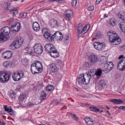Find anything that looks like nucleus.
<instances>
[{
    "label": "nucleus",
    "mask_w": 125,
    "mask_h": 125,
    "mask_svg": "<svg viewBox=\"0 0 125 125\" xmlns=\"http://www.w3.org/2000/svg\"><path fill=\"white\" fill-rule=\"evenodd\" d=\"M108 36L109 37V41L114 45L120 44L122 42V40L118 36V35L113 32H109L107 33Z\"/></svg>",
    "instance_id": "1"
},
{
    "label": "nucleus",
    "mask_w": 125,
    "mask_h": 125,
    "mask_svg": "<svg viewBox=\"0 0 125 125\" xmlns=\"http://www.w3.org/2000/svg\"><path fill=\"white\" fill-rule=\"evenodd\" d=\"M31 71L33 75L42 73V65L40 62L33 63L31 65Z\"/></svg>",
    "instance_id": "2"
},
{
    "label": "nucleus",
    "mask_w": 125,
    "mask_h": 125,
    "mask_svg": "<svg viewBox=\"0 0 125 125\" xmlns=\"http://www.w3.org/2000/svg\"><path fill=\"white\" fill-rule=\"evenodd\" d=\"M76 82L80 85H86V84L89 83L90 80L89 79L86 74H81L79 76Z\"/></svg>",
    "instance_id": "3"
},
{
    "label": "nucleus",
    "mask_w": 125,
    "mask_h": 125,
    "mask_svg": "<svg viewBox=\"0 0 125 125\" xmlns=\"http://www.w3.org/2000/svg\"><path fill=\"white\" fill-rule=\"evenodd\" d=\"M11 78V74L9 72L0 71V83H7Z\"/></svg>",
    "instance_id": "4"
},
{
    "label": "nucleus",
    "mask_w": 125,
    "mask_h": 125,
    "mask_svg": "<svg viewBox=\"0 0 125 125\" xmlns=\"http://www.w3.org/2000/svg\"><path fill=\"white\" fill-rule=\"evenodd\" d=\"M89 27H90L89 24H87L83 27V24H79L77 28V33L78 35H81V34H82V35H84V34H86V33L87 32V31H88Z\"/></svg>",
    "instance_id": "5"
},
{
    "label": "nucleus",
    "mask_w": 125,
    "mask_h": 125,
    "mask_svg": "<svg viewBox=\"0 0 125 125\" xmlns=\"http://www.w3.org/2000/svg\"><path fill=\"white\" fill-rule=\"evenodd\" d=\"M118 59H119L120 62H119L117 65V68L120 71H125V57H124V55H121L119 56ZM121 59H122L121 60Z\"/></svg>",
    "instance_id": "6"
},
{
    "label": "nucleus",
    "mask_w": 125,
    "mask_h": 125,
    "mask_svg": "<svg viewBox=\"0 0 125 125\" xmlns=\"http://www.w3.org/2000/svg\"><path fill=\"white\" fill-rule=\"evenodd\" d=\"M23 43V39L19 38L16 41H14L11 44V47L13 48H19Z\"/></svg>",
    "instance_id": "7"
},
{
    "label": "nucleus",
    "mask_w": 125,
    "mask_h": 125,
    "mask_svg": "<svg viewBox=\"0 0 125 125\" xmlns=\"http://www.w3.org/2000/svg\"><path fill=\"white\" fill-rule=\"evenodd\" d=\"M114 68V63L112 62H109L104 65V67L103 69L104 73L110 72Z\"/></svg>",
    "instance_id": "8"
},
{
    "label": "nucleus",
    "mask_w": 125,
    "mask_h": 125,
    "mask_svg": "<svg viewBox=\"0 0 125 125\" xmlns=\"http://www.w3.org/2000/svg\"><path fill=\"white\" fill-rule=\"evenodd\" d=\"M34 52H36L37 54H42L43 52L42 45L38 43L34 45Z\"/></svg>",
    "instance_id": "9"
},
{
    "label": "nucleus",
    "mask_w": 125,
    "mask_h": 125,
    "mask_svg": "<svg viewBox=\"0 0 125 125\" xmlns=\"http://www.w3.org/2000/svg\"><path fill=\"white\" fill-rule=\"evenodd\" d=\"M94 47L97 50L101 51V50H103V49L105 48V44L102 42H95L94 43Z\"/></svg>",
    "instance_id": "10"
},
{
    "label": "nucleus",
    "mask_w": 125,
    "mask_h": 125,
    "mask_svg": "<svg viewBox=\"0 0 125 125\" xmlns=\"http://www.w3.org/2000/svg\"><path fill=\"white\" fill-rule=\"evenodd\" d=\"M88 60L91 64H96L98 61V57L95 55H91L88 57Z\"/></svg>",
    "instance_id": "11"
},
{
    "label": "nucleus",
    "mask_w": 125,
    "mask_h": 125,
    "mask_svg": "<svg viewBox=\"0 0 125 125\" xmlns=\"http://www.w3.org/2000/svg\"><path fill=\"white\" fill-rule=\"evenodd\" d=\"M55 38H56L57 41H62L63 40V35L59 31H57L52 36V39H55Z\"/></svg>",
    "instance_id": "12"
},
{
    "label": "nucleus",
    "mask_w": 125,
    "mask_h": 125,
    "mask_svg": "<svg viewBox=\"0 0 125 125\" xmlns=\"http://www.w3.org/2000/svg\"><path fill=\"white\" fill-rule=\"evenodd\" d=\"M96 70L94 68L90 69L88 72L86 73V75L88 77V78L90 80H92L93 79V77L95 75Z\"/></svg>",
    "instance_id": "13"
},
{
    "label": "nucleus",
    "mask_w": 125,
    "mask_h": 125,
    "mask_svg": "<svg viewBox=\"0 0 125 125\" xmlns=\"http://www.w3.org/2000/svg\"><path fill=\"white\" fill-rule=\"evenodd\" d=\"M2 56L4 59H10L12 57V53L9 51L4 52Z\"/></svg>",
    "instance_id": "14"
},
{
    "label": "nucleus",
    "mask_w": 125,
    "mask_h": 125,
    "mask_svg": "<svg viewBox=\"0 0 125 125\" xmlns=\"http://www.w3.org/2000/svg\"><path fill=\"white\" fill-rule=\"evenodd\" d=\"M0 31L2 32V33L5 35L7 37H9L8 35L10 34V28H9L8 26H5L2 28Z\"/></svg>",
    "instance_id": "15"
},
{
    "label": "nucleus",
    "mask_w": 125,
    "mask_h": 125,
    "mask_svg": "<svg viewBox=\"0 0 125 125\" xmlns=\"http://www.w3.org/2000/svg\"><path fill=\"white\" fill-rule=\"evenodd\" d=\"M12 79L15 82H18L21 80V76L20 73L15 72L12 75Z\"/></svg>",
    "instance_id": "16"
},
{
    "label": "nucleus",
    "mask_w": 125,
    "mask_h": 125,
    "mask_svg": "<svg viewBox=\"0 0 125 125\" xmlns=\"http://www.w3.org/2000/svg\"><path fill=\"white\" fill-rule=\"evenodd\" d=\"M9 39V36H6L5 34L0 31V42H6V41H8Z\"/></svg>",
    "instance_id": "17"
},
{
    "label": "nucleus",
    "mask_w": 125,
    "mask_h": 125,
    "mask_svg": "<svg viewBox=\"0 0 125 125\" xmlns=\"http://www.w3.org/2000/svg\"><path fill=\"white\" fill-rule=\"evenodd\" d=\"M50 70H51L52 73H55L59 70V68L56 63H52L50 65Z\"/></svg>",
    "instance_id": "18"
},
{
    "label": "nucleus",
    "mask_w": 125,
    "mask_h": 125,
    "mask_svg": "<svg viewBox=\"0 0 125 125\" xmlns=\"http://www.w3.org/2000/svg\"><path fill=\"white\" fill-rule=\"evenodd\" d=\"M11 28L13 31L18 32V31H20V29H21V25H20V23L17 22L16 24L12 25Z\"/></svg>",
    "instance_id": "19"
},
{
    "label": "nucleus",
    "mask_w": 125,
    "mask_h": 125,
    "mask_svg": "<svg viewBox=\"0 0 125 125\" xmlns=\"http://www.w3.org/2000/svg\"><path fill=\"white\" fill-rule=\"evenodd\" d=\"M49 24L50 26L52 28H56L57 27H58L59 25L58 21L54 19L50 21Z\"/></svg>",
    "instance_id": "20"
},
{
    "label": "nucleus",
    "mask_w": 125,
    "mask_h": 125,
    "mask_svg": "<svg viewBox=\"0 0 125 125\" xmlns=\"http://www.w3.org/2000/svg\"><path fill=\"white\" fill-rule=\"evenodd\" d=\"M45 30H46L45 28H44L42 30V33H44V37L45 39L47 40H48L49 38H50V39H52V36H51L50 33H49L48 32L45 31Z\"/></svg>",
    "instance_id": "21"
},
{
    "label": "nucleus",
    "mask_w": 125,
    "mask_h": 125,
    "mask_svg": "<svg viewBox=\"0 0 125 125\" xmlns=\"http://www.w3.org/2000/svg\"><path fill=\"white\" fill-rule=\"evenodd\" d=\"M33 28L35 32H39L41 30L40 24L37 22H35L33 24Z\"/></svg>",
    "instance_id": "22"
},
{
    "label": "nucleus",
    "mask_w": 125,
    "mask_h": 125,
    "mask_svg": "<svg viewBox=\"0 0 125 125\" xmlns=\"http://www.w3.org/2000/svg\"><path fill=\"white\" fill-rule=\"evenodd\" d=\"M84 121L85 122L86 124H87V125H94V122H93V120L90 118H86L84 119Z\"/></svg>",
    "instance_id": "23"
},
{
    "label": "nucleus",
    "mask_w": 125,
    "mask_h": 125,
    "mask_svg": "<svg viewBox=\"0 0 125 125\" xmlns=\"http://www.w3.org/2000/svg\"><path fill=\"white\" fill-rule=\"evenodd\" d=\"M53 47V45L51 43H47L45 45V48L47 52H50V49Z\"/></svg>",
    "instance_id": "24"
},
{
    "label": "nucleus",
    "mask_w": 125,
    "mask_h": 125,
    "mask_svg": "<svg viewBox=\"0 0 125 125\" xmlns=\"http://www.w3.org/2000/svg\"><path fill=\"white\" fill-rule=\"evenodd\" d=\"M108 24L110 26H116V24H117V20L115 19L114 18H111L110 20H109Z\"/></svg>",
    "instance_id": "25"
},
{
    "label": "nucleus",
    "mask_w": 125,
    "mask_h": 125,
    "mask_svg": "<svg viewBox=\"0 0 125 125\" xmlns=\"http://www.w3.org/2000/svg\"><path fill=\"white\" fill-rule=\"evenodd\" d=\"M110 102H112V103H114V104H122L124 101H123L122 100L114 99L110 100Z\"/></svg>",
    "instance_id": "26"
},
{
    "label": "nucleus",
    "mask_w": 125,
    "mask_h": 125,
    "mask_svg": "<svg viewBox=\"0 0 125 125\" xmlns=\"http://www.w3.org/2000/svg\"><path fill=\"white\" fill-rule=\"evenodd\" d=\"M119 27L120 28L122 32L125 34V22H121L119 25Z\"/></svg>",
    "instance_id": "27"
},
{
    "label": "nucleus",
    "mask_w": 125,
    "mask_h": 125,
    "mask_svg": "<svg viewBox=\"0 0 125 125\" xmlns=\"http://www.w3.org/2000/svg\"><path fill=\"white\" fill-rule=\"evenodd\" d=\"M118 16L120 19H121V20H123V21H125V12L118 13Z\"/></svg>",
    "instance_id": "28"
},
{
    "label": "nucleus",
    "mask_w": 125,
    "mask_h": 125,
    "mask_svg": "<svg viewBox=\"0 0 125 125\" xmlns=\"http://www.w3.org/2000/svg\"><path fill=\"white\" fill-rule=\"evenodd\" d=\"M50 55L53 58H57L58 57H59V53H58L57 51L54 52H50Z\"/></svg>",
    "instance_id": "29"
},
{
    "label": "nucleus",
    "mask_w": 125,
    "mask_h": 125,
    "mask_svg": "<svg viewBox=\"0 0 125 125\" xmlns=\"http://www.w3.org/2000/svg\"><path fill=\"white\" fill-rule=\"evenodd\" d=\"M4 109L5 112H8V113H11L13 112V110L11 108V106L7 107V105H4Z\"/></svg>",
    "instance_id": "30"
},
{
    "label": "nucleus",
    "mask_w": 125,
    "mask_h": 125,
    "mask_svg": "<svg viewBox=\"0 0 125 125\" xmlns=\"http://www.w3.org/2000/svg\"><path fill=\"white\" fill-rule=\"evenodd\" d=\"M99 85L102 86V87H104L106 85V82L104 80H100L99 83Z\"/></svg>",
    "instance_id": "31"
},
{
    "label": "nucleus",
    "mask_w": 125,
    "mask_h": 125,
    "mask_svg": "<svg viewBox=\"0 0 125 125\" xmlns=\"http://www.w3.org/2000/svg\"><path fill=\"white\" fill-rule=\"evenodd\" d=\"M46 90L47 91H53L54 90V87L52 85H50L46 87Z\"/></svg>",
    "instance_id": "32"
},
{
    "label": "nucleus",
    "mask_w": 125,
    "mask_h": 125,
    "mask_svg": "<svg viewBox=\"0 0 125 125\" xmlns=\"http://www.w3.org/2000/svg\"><path fill=\"white\" fill-rule=\"evenodd\" d=\"M46 96H47L46 93H45L44 91H42L41 93V96L40 99H41V100H43L45 99V98L46 97Z\"/></svg>",
    "instance_id": "33"
},
{
    "label": "nucleus",
    "mask_w": 125,
    "mask_h": 125,
    "mask_svg": "<svg viewBox=\"0 0 125 125\" xmlns=\"http://www.w3.org/2000/svg\"><path fill=\"white\" fill-rule=\"evenodd\" d=\"M48 1L49 2H53L54 1H56L59 3H62L65 2V1L64 0H48Z\"/></svg>",
    "instance_id": "34"
},
{
    "label": "nucleus",
    "mask_w": 125,
    "mask_h": 125,
    "mask_svg": "<svg viewBox=\"0 0 125 125\" xmlns=\"http://www.w3.org/2000/svg\"><path fill=\"white\" fill-rule=\"evenodd\" d=\"M102 74V70L101 69H98L95 71V74L97 75V77H100Z\"/></svg>",
    "instance_id": "35"
},
{
    "label": "nucleus",
    "mask_w": 125,
    "mask_h": 125,
    "mask_svg": "<svg viewBox=\"0 0 125 125\" xmlns=\"http://www.w3.org/2000/svg\"><path fill=\"white\" fill-rule=\"evenodd\" d=\"M89 109L90 111H93V112H99L100 111V109L94 107L92 106L89 108Z\"/></svg>",
    "instance_id": "36"
},
{
    "label": "nucleus",
    "mask_w": 125,
    "mask_h": 125,
    "mask_svg": "<svg viewBox=\"0 0 125 125\" xmlns=\"http://www.w3.org/2000/svg\"><path fill=\"white\" fill-rule=\"evenodd\" d=\"M3 7L4 8V9H6V10H8V7H9V4H8L7 3L5 2L3 4Z\"/></svg>",
    "instance_id": "37"
},
{
    "label": "nucleus",
    "mask_w": 125,
    "mask_h": 125,
    "mask_svg": "<svg viewBox=\"0 0 125 125\" xmlns=\"http://www.w3.org/2000/svg\"><path fill=\"white\" fill-rule=\"evenodd\" d=\"M10 64V63L8 61L5 62L3 63V66H4V67H5L6 68H7V67H9Z\"/></svg>",
    "instance_id": "38"
},
{
    "label": "nucleus",
    "mask_w": 125,
    "mask_h": 125,
    "mask_svg": "<svg viewBox=\"0 0 125 125\" xmlns=\"http://www.w3.org/2000/svg\"><path fill=\"white\" fill-rule=\"evenodd\" d=\"M25 50L27 52V53L28 54H30V55H32V54H33V52H32V50H30V48H25Z\"/></svg>",
    "instance_id": "39"
},
{
    "label": "nucleus",
    "mask_w": 125,
    "mask_h": 125,
    "mask_svg": "<svg viewBox=\"0 0 125 125\" xmlns=\"http://www.w3.org/2000/svg\"><path fill=\"white\" fill-rule=\"evenodd\" d=\"M71 4L73 7H76V5H77V0H72Z\"/></svg>",
    "instance_id": "40"
},
{
    "label": "nucleus",
    "mask_w": 125,
    "mask_h": 125,
    "mask_svg": "<svg viewBox=\"0 0 125 125\" xmlns=\"http://www.w3.org/2000/svg\"><path fill=\"white\" fill-rule=\"evenodd\" d=\"M57 51V50L54 47V46L53 45V47H52V48L50 50V52H49V54H50V52H55Z\"/></svg>",
    "instance_id": "41"
},
{
    "label": "nucleus",
    "mask_w": 125,
    "mask_h": 125,
    "mask_svg": "<svg viewBox=\"0 0 125 125\" xmlns=\"http://www.w3.org/2000/svg\"><path fill=\"white\" fill-rule=\"evenodd\" d=\"M101 62L103 64H104V65H105V64H107V59L104 58V59L101 60Z\"/></svg>",
    "instance_id": "42"
},
{
    "label": "nucleus",
    "mask_w": 125,
    "mask_h": 125,
    "mask_svg": "<svg viewBox=\"0 0 125 125\" xmlns=\"http://www.w3.org/2000/svg\"><path fill=\"white\" fill-rule=\"evenodd\" d=\"M87 10L89 11H92V10H94V7L93 6H90L87 8Z\"/></svg>",
    "instance_id": "43"
},
{
    "label": "nucleus",
    "mask_w": 125,
    "mask_h": 125,
    "mask_svg": "<svg viewBox=\"0 0 125 125\" xmlns=\"http://www.w3.org/2000/svg\"><path fill=\"white\" fill-rule=\"evenodd\" d=\"M10 97L11 98H15L16 95L14 93H10Z\"/></svg>",
    "instance_id": "44"
},
{
    "label": "nucleus",
    "mask_w": 125,
    "mask_h": 125,
    "mask_svg": "<svg viewBox=\"0 0 125 125\" xmlns=\"http://www.w3.org/2000/svg\"><path fill=\"white\" fill-rule=\"evenodd\" d=\"M72 118L74 121H78V120H79V118L77 117L76 114H72Z\"/></svg>",
    "instance_id": "45"
},
{
    "label": "nucleus",
    "mask_w": 125,
    "mask_h": 125,
    "mask_svg": "<svg viewBox=\"0 0 125 125\" xmlns=\"http://www.w3.org/2000/svg\"><path fill=\"white\" fill-rule=\"evenodd\" d=\"M19 99H20V100H21V101H23V100H24V99H25V95H21L20 96Z\"/></svg>",
    "instance_id": "46"
},
{
    "label": "nucleus",
    "mask_w": 125,
    "mask_h": 125,
    "mask_svg": "<svg viewBox=\"0 0 125 125\" xmlns=\"http://www.w3.org/2000/svg\"><path fill=\"white\" fill-rule=\"evenodd\" d=\"M27 106L28 107H34V106H35V104H34L32 102H29L27 104Z\"/></svg>",
    "instance_id": "47"
},
{
    "label": "nucleus",
    "mask_w": 125,
    "mask_h": 125,
    "mask_svg": "<svg viewBox=\"0 0 125 125\" xmlns=\"http://www.w3.org/2000/svg\"><path fill=\"white\" fill-rule=\"evenodd\" d=\"M17 13V9H14L11 11V14H15V13Z\"/></svg>",
    "instance_id": "48"
},
{
    "label": "nucleus",
    "mask_w": 125,
    "mask_h": 125,
    "mask_svg": "<svg viewBox=\"0 0 125 125\" xmlns=\"http://www.w3.org/2000/svg\"><path fill=\"white\" fill-rule=\"evenodd\" d=\"M70 17H71L70 14L66 13V14L64 15V18L65 19H68V18H70Z\"/></svg>",
    "instance_id": "49"
},
{
    "label": "nucleus",
    "mask_w": 125,
    "mask_h": 125,
    "mask_svg": "<svg viewBox=\"0 0 125 125\" xmlns=\"http://www.w3.org/2000/svg\"><path fill=\"white\" fill-rule=\"evenodd\" d=\"M66 12H67V14H70V15H72V14H73V11L71 10H67Z\"/></svg>",
    "instance_id": "50"
},
{
    "label": "nucleus",
    "mask_w": 125,
    "mask_h": 125,
    "mask_svg": "<svg viewBox=\"0 0 125 125\" xmlns=\"http://www.w3.org/2000/svg\"><path fill=\"white\" fill-rule=\"evenodd\" d=\"M70 39V37L68 36L65 37V40H64V42L68 43V41Z\"/></svg>",
    "instance_id": "51"
},
{
    "label": "nucleus",
    "mask_w": 125,
    "mask_h": 125,
    "mask_svg": "<svg viewBox=\"0 0 125 125\" xmlns=\"http://www.w3.org/2000/svg\"><path fill=\"white\" fill-rule=\"evenodd\" d=\"M118 108L120 110H125V106L123 105V106H119Z\"/></svg>",
    "instance_id": "52"
},
{
    "label": "nucleus",
    "mask_w": 125,
    "mask_h": 125,
    "mask_svg": "<svg viewBox=\"0 0 125 125\" xmlns=\"http://www.w3.org/2000/svg\"><path fill=\"white\" fill-rule=\"evenodd\" d=\"M101 36V35H100V34H97L96 35V38H94L93 40H96L97 39H99V37H100Z\"/></svg>",
    "instance_id": "53"
},
{
    "label": "nucleus",
    "mask_w": 125,
    "mask_h": 125,
    "mask_svg": "<svg viewBox=\"0 0 125 125\" xmlns=\"http://www.w3.org/2000/svg\"><path fill=\"white\" fill-rule=\"evenodd\" d=\"M119 49H120V50H121V51H123L125 50V46H121V47H120Z\"/></svg>",
    "instance_id": "54"
},
{
    "label": "nucleus",
    "mask_w": 125,
    "mask_h": 125,
    "mask_svg": "<svg viewBox=\"0 0 125 125\" xmlns=\"http://www.w3.org/2000/svg\"><path fill=\"white\" fill-rule=\"evenodd\" d=\"M105 116L107 117V118H109L111 116V114L109 113V111H107V113L105 114Z\"/></svg>",
    "instance_id": "55"
},
{
    "label": "nucleus",
    "mask_w": 125,
    "mask_h": 125,
    "mask_svg": "<svg viewBox=\"0 0 125 125\" xmlns=\"http://www.w3.org/2000/svg\"><path fill=\"white\" fill-rule=\"evenodd\" d=\"M102 1V0H96V4H99V3H100V2H101Z\"/></svg>",
    "instance_id": "56"
},
{
    "label": "nucleus",
    "mask_w": 125,
    "mask_h": 125,
    "mask_svg": "<svg viewBox=\"0 0 125 125\" xmlns=\"http://www.w3.org/2000/svg\"><path fill=\"white\" fill-rule=\"evenodd\" d=\"M26 16H27V13H25L21 15V17H23V18H25Z\"/></svg>",
    "instance_id": "57"
},
{
    "label": "nucleus",
    "mask_w": 125,
    "mask_h": 125,
    "mask_svg": "<svg viewBox=\"0 0 125 125\" xmlns=\"http://www.w3.org/2000/svg\"><path fill=\"white\" fill-rule=\"evenodd\" d=\"M0 125H5V124H4V122L0 121Z\"/></svg>",
    "instance_id": "58"
},
{
    "label": "nucleus",
    "mask_w": 125,
    "mask_h": 125,
    "mask_svg": "<svg viewBox=\"0 0 125 125\" xmlns=\"http://www.w3.org/2000/svg\"><path fill=\"white\" fill-rule=\"evenodd\" d=\"M108 14H105L104 15V18H107L108 17Z\"/></svg>",
    "instance_id": "59"
},
{
    "label": "nucleus",
    "mask_w": 125,
    "mask_h": 125,
    "mask_svg": "<svg viewBox=\"0 0 125 125\" xmlns=\"http://www.w3.org/2000/svg\"><path fill=\"white\" fill-rule=\"evenodd\" d=\"M84 67H88V63H86L84 64Z\"/></svg>",
    "instance_id": "60"
},
{
    "label": "nucleus",
    "mask_w": 125,
    "mask_h": 125,
    "mask_svg": "<svg viewBox=\"0 0 125 125\" xmlns=\"http://www.w3.org/2000/svg\"><path fill=\"white\" fill-rule=\"evenodd\" d=\"M81 97H83V98H85V97H86V96H85V95H82V96H81Z\"/></svg>",
    "instance_id": "61"
},
{
    "label": "nucleus",
    "mask_w": 125,
    "mask_h": 125,
    "mask_svg": "<svg viewBox=\"0 0 125 125\" xmlns=\"http://www.w3.org/2000/svg\"><path fill=\"white\" fill-rule=\"evenodd\" d=\"M39 125H50L48 124H45L44 125H43V124H39Z\"/></svg>",
    "instance_id": "62"
},
{
    "label": "nucleus",
    "mask_w": 125,
    "mask_h": 125,
    "mask_svg": "<svg viewBox=\"0 0 125 125\" xmlns=\"http://www.w3.org/2000/svg\"><path fill=\"white\" fill-rule=\"evenodd\" d=\"M21 75H22V77H24V73H22L21 74Z\"/></svg>",
    "instance_id": "63"
},
{
    "label": "nucleus",
    "mask_w": 125,
    "mask_h": 125,
    "mask_svg": "<svg viewBox=\"0 0 125 125\" xmlns=\"http://www.w3.org/2000/svg\"><path fill=\"white\" fill-rule=\"evenodd\" d=\"M21 1H22V2H23V1H24V0H22Z\"/></svg>",
    "instance_id": "64"
}]
</instances>
